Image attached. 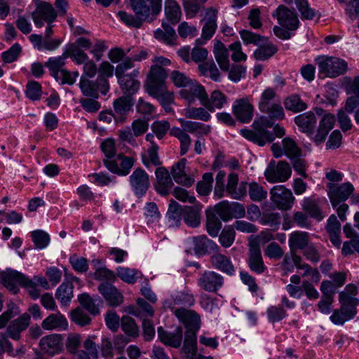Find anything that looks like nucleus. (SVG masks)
<instances>
[{"label": "nucleus", "mask_w": 359, "mask_h": 359, "mask_svg": "<svg viewBox=\"0 0 359 359\" xmlns=\"http://www.w3.org/2000/svg\"><path fill=\"white\" fill-rule=\"evenodd\" d=\"M79 86L83 94L89 97H97L98 90H100L102 93L104 90L103 84L99 87L97 83L89 81L84 76L81 77Z\"/></svg>", "instance_id": "c03bdc74"}, {"label": "nucleus", "mask_w": 359, "mask_h": 359, "mask_svg": "<svg viewBox=\"0 0 359 359\" xmlns=\"http://www.w3.org/2000/svg\"><path fill=\"white\" fill-rule=\"evenodd\" d=\"M65 52L62 55L57 57H50L45 63L50 72L51 75L55 79L64 69V65H65L66 60Z\"/></svg>", "instance_id": "a18cd8bd"}, {"label": "nucleus", "mask_w": 359, "mask_h": 359, "mask_svg": "<svg viewBox=\"0 0 359 359\" xmlns=\"http://www.w3.org/2000/svg\"><path fill=\"white\" fill-rule=\"evenodd\" d=\"M284 104L287 109L295 112L303 111L306 108V104L297 95L288 97L285 100Z\"/></svg>", "instance_id": "0e129e2a"}, {"label": "nucleus", "mask_w": 359, "mask_h": 359, "mask_svg": "<svg viewBox=\"0 0 359 359\" xmlns=\"http://www.w3.org/2000/svg\"><path fill=\"white\" fill-rule=\"evenodd\" d=\"M276 96V93L273 89L267 88H266L262 93L260 100L259 101V109L261 111H268L269 106H270V102L271 100L274 99Z\"/></svg>", "instance_id": "69168bd1"}, {"label": "nucleus", "mask_w": 359, "mask_h": 359, "mask_svg": "<svg viewBox=\"0 0 359 359\" xmlns=\"http://www.w3.org/2000/svg\"><path fill=\"white\" fill-rule=\"evenodd\" d=\"M223 284V278L214 271H205L198 279V285L204 290L215 292Z\"/></svg>", "instance_id": "393cba45"}, {"label": "nucleus", "mask_w": 359, "mask_h": 359, "mask_svg": "<svg viewBox=\"0 0 359 359\" xmlns=\"http://www.w3.org/2000/svg\"><path fill=\"white\" fill-rule=\"evenodd\" d=\"M187 161L182 158L175 164L171 170V174L174 180L177 184L190 187L193 184L194 179L188 175V169L186 166Z\"/></svg>", "instance_id": "b1692460"}, {"label": "nucleus", "mask_w": 359, "mask_h": 359, "mask_svg": "<svg viewBox=\"0 0 359 359\" xmlns=\"http://www.w3.org/2000/svg\"><path fill=\"white\" fill-rule=\"evenodd\" d=\"M235 240V231L231 226H226L221 232L219 241L224 248L230 247Z\"/></svg>", "instance_id": "774afa93"}, {"label": "nucleus", "mask_w": 359, "mask_h": 359, "mask_svg": "<svg viewBox=\"0 0 359 359\" xmlns=\"http://www.w3.org/2000/svg\"><path fill=\"white\" fill-rule=\"evenodd\" d=\"M201 207L198 205L194 207L186 206L183 209L184 222L191 227H196L200 224Z\"/></svg>", "instance_id": "79ce46f5"}, {"label": "nucleus", "mask_w": 359, "mask_h": 359, "mask_svg": "<svg viewBox=\"0 0 359 359\" xmlns=\"http://www.w3.org/2000/svg\"><path fill=\"white\" fill-rule=\"evenodd\" d=\"M57 18V13L53 6L48 2L41 1L37 4L32 13V19L37 27H41L45 22L51 24Z\"/></svg>", "instance_id": "f8f14e48"}, {"label": "nucleus", "mask_w": 359, "mask_h": 359, "mask_svg": "<svg viewBox=\"0 0 359 359\" xmlns=\"http://www.w3.org/2000/svg\"><path fill=\"white\" fill-rule=\"evenodd\" d=\"M41 327L45 330H66L68 322L60 313H51L42 321Z\"/></svg>", "instance_id": "cd10ccee"}, {"label": "nucleus", "mask_w": 359, "mask_h": 359, "mask_svg": "<svg viewBox=\"0 0 359 359\" xmlns=\"http://www.w3.org/2000/svg\"><path fill=\"white\" fill-rule=\"evenodd\" d=\"M226 103V96L220 90H215L211 93L210 97L208 96L207 93H205L201 104L209 111L213 112L217 109H222Z\"/></svg>", "instance_id": "a878e982"}, {"label": "nucleus", "mask_w": 359, "mask_h": 359, "mask_svg": "<svg viewBox=\"0 0 359 359\" xmlns=\"http://www.w3.org/2000/svg\"><path fill=\"white\" fill-rule=\"evenodd\" d=\"M164 10L166 20L170 23L175 25L180 20L182 15L180 6L175 0H165Z\"/></svg>", "instance_id": "ea45409f"}, {"label": "nucleus", "mask_w": 359, "mask_h": 359, "mask_svg": "<svg viewBox=\"0 0 359 359\" xmlns=\"http://www.w3.org/2000/svg\"><path fill=\"white\" fill-rule=\"evenodd\" d=\"M138 71L134 70L130 74L117 77L118 82L121 89L129 95L134 94L140 88V83L135 79L137 76Z\"/></svg>", "instance_id": "c9c22d12"}, {"label": "nucleus", "mask_w": 359, "mask_h": 359, "mask_svg": "<svg viewBox=\"0 0 359 359\" xmlns=\"http://www.w3.org/2000/svg\"><path fill=\"white\" fill-rule=\"evenodd\" d=\"M135 158L134 156H126L118 154L113 159H104V163L106 168L111 172L121 176L129 174L133 168Z\"/></svg>", "instance_id": "1a4fd4ad"}, {"label": "nucleus", "mask_w": 359, "mask_h": 359, "mask_svg": "<svg viewBox=\"0 0 359 359\" xmlns=\"http://www.w3.org/2000/svg\"><path fill=\"white\" fill-rule=\"evenodd\" d=\"M309 243L308 234L305 232L294 231L290 235L289 245L290 254L286 255L284 258L285 264L288 267H296L298 269H307L301 265L302 259L294 253V250L302 249Z\"/></svg>", "instance_id": "423d86ee"}, {"label": "nucleus", "mask_w": 359, "mask_h": 359, "mask_svg": "<svg viewBox=\"0 0 359 359\" xmlns=\"http://www.w3.org/2000/svg\"><path fill=\"white\" fill-rule=\"evenodd\" d=\"M114 66L111 65L109 62H102L98 69L99 72V80L102 82L104 90L102 91V94L105 95L108 90V81L106 79L111 77L114 74Z\"/></svg>", "instance_id": "603ef678"}, {"label": "nucleus", "mask_w": 359, "mask_h": 359, "mask_svg": "<svg viewBox=\"0 0 359 359\" xmlns=\"http://www.w3.org/2000/svg\"><path fill=\"white\" fill-rule=\"evenodd\" d=\"M167 76V72L161 66L158 65L151 66L145 84L147 92L165 86V80Z\"/></svg>", "instance_id": "a211bd4d"}, {"label": "nucleus", "mask_w": 359, "mask_h": 359, "mask_svg": "<svg viewBox=\"0 0 359 359\" xmlns=\"http://www.w3.org/2000/svg\"><path fill=\"white\" fill-rule=\"evenodd\" d=\"M191 243L194 251L198 255H204L210 250L217 248L215 242L204 235L191 238Z\"/></svg>", "instance_id": "473e14b6"}, {"label": "nucleus", "mask_w": 359, "mask_h": 359, "mask_svg": "<svg viewBox=\"0 0 359 359\" xmlns=\"http://www.w3.org/2000/svg\"><path fill=\"white\" fill-rule=\"evenodd\" d=\"M341 227V224L337 219V216L334 214L331 215L327 219L325 229L329 235L330 241L337 248H339L341 244L340 238Z\"/></svg>", "instance_id": "c85d7f7f"}, {"label": "nucleus", "mask_w": 359, "mask_h": 359, "mask_svg": "<svg viewBox=\"0 0 359 359\" xmlns=\"http://www.w3.org/2000/svg\"><path fill=\"white\" fill-rule=\"evenodd\" d=\"M292 173L290 165L285 161H279L276 165L271 163L264 172L266 180L271 183L283 182L287 180Z\"/></svg>", "instance_id": "9b49d317"}, {"label": "nucleus", "mask_w": 359, "mask_h": 359, "mask_svg": "<svg viewBox=\"0 0 359 359\" xmlns=\"http://www.w3.org/2000/svg\"><path fill=\"white\" fill-rule=\"evenodd\" d=\"M247 189H248L249 196L253 201H261L267 196L266 190L255 182L248 184Z\"/></svg>", "instance_id": "5fc2aeb1"}, {"label": "nucleus", "mask_w": 359, "mask_h": 359, "mask_svg": "<svg viewBox=\"0 0 359 359\" xmlns=\"http://www.w3.org/2000/svg\"><path fill=\"white\" fill-rule=\"evenodd\" d=\"M248 183L241 182L238 184V176L236 173H231L228 176L226 191L228 195L236 200H241L245 197Z\"/></svg>", "instance_id": "6ab92c4d"}, {"label": "nucleus", "mask_w": 359, "mask_h": 359, "mask_svg": "<svg viewBox=\"0 0 359 359\" xmlns=\"http://www.w3.org/2000/svg\"><path fill=\"white\" fill-rule=\"evenodd\" d=\"M65 52L67 58H71L77 65H84L90 60L86 53L74 44L69 45Z\"/></svg>", "instance_id": "de8ad7c7"}, {"label": "nucleus", "mask_w": 359, "mask_h": 359, "mask_svg": "<svg viewBox=\"0 0 359 359\" xmlns=\"http://www.w3.org/2000/svg\"><path fill=\"white\" fill-rule=\"evenodd\" d=\"M162 27L163 30L158 29L154 32L155 38L166 44L174 45L177 39L175 29L168 25L166 22H162Z\"/></svg>", "instance_id": "58836bf2"}, {"label": "nucleus", "mask_w": 359, "mask_h": 359, "mask_svg": "<svg viewBox=\"0 0 359 359\" xmlns=\"http://www.w3.org/2000/svg\"><path fill=\"white\" fill-rule=\"evenodd\" d=\"M232 112L239 121L249 123L254 114L252 98L244 97L236 99L232 104Z\"/></svg>", "instance_id": "9d476101"}, {"label": "nucleus", "mask_w": 359, "mask_h": 359, "mask_svg": "<svg viewBox=\"0 0 359 359\" xmlns=\"http://www.w3.org/2000/svg\"><path fill=\"white\" fill-rule=\"evenodd\" d=\"M198 69L202 74L210 76L215 81H219V72L212 61L200 64Z\"/></svg>", "instance_id": "4d7b16f0"}, {"label": "nucleus", "mask_w": 359, "mask_h": 359, "mask_svg": "<svg viewBox=\"0 0 359 359\" xmlns=\"http://www.w3.org/2000/svg\"><path fill=\"white\" fill-rule=\"evenodd\" d=\"M284 154L290 158L298 157L300 155V149L294 140L285 137L282 140Z\"/></svg>", "instance_id": "bf43d9fd"}, {"label": "nucleus", "mask_w": 359, "mask_h": 359, "mask_svg": "<svg viewBox=\"0 0 359 359\" xmlns=\"http://www.w3.org/2000/svg\"><path fill=\"white\" fill-rule=\"evenodd\" d=\"M147 93L157 99L162 106L170 105L174 102V94L168 90L166 86L149 90Z\"/></svg>", "instance_id": "37998d69"}, {"label": "nucleus", "mask_w": 359, "mask_h": 359, "mask_svg": "<svg viewBox=\"0 0 359 359\" xmlns=\"http://www.w3.org/2000/svg\"><path fill=\"white\" fill-rule=\"evenodd\" d=\"M169 78L176 87L184 89L193 81L189 76L179 70H174L170 73Z\"/></svg>", "instance_id": "680f3d73"}, {"label": "nucleus", "mask_w": 359, "mask_h": 359, "mask_svg": "<svg viewBox=\"0 0 359 359\" xmlns=\"http://www.w3.org/2000/svg\"><path fill=\"white\" fill-rule=\"evenodd\" d=\"M162 0H130L131 6L136 16L145 20L150 15L161 11Z\"/></svg>", "instance_id": "6e6552de"}, {"label": "nucleus", "mask_w": 359, "mask_h": 359, "mask_svg": "<svg viewBox=\"0 0 359 359\" xmlns=\"http://www.w3.org/2000/svg\"><path fill=\"white\" fill-rule=\"evenodd\" d=\"M20 313L19 306L13 302L6 304V310L0 315V330L6 327L4 335L8 338L18 341L21 333L25 331L30 325L29 313Z\"/></svg>", "instance_id": "f257e3e1"}, {"label": "nucleus", "mask_w": 359, "mask_h": 359, "mask_svg": "<svg viewBox=\"0 0 359 359\" xmlns=\"http://www.w3.org/2000/svg\"><path fill=\"white\" fill-rule=\"evenodd\" d=\"M205 93L206 90L205 88L193 79L187 86L181 90L180 94L188 104H191L194 103L196 100H198L201 104L205 97Z\"/></svg>", "instance_id": "f3484780"}, {"label": "nucleus", "mask_w": 359, "mask_h": 359, "mask_svg": "<svg viewBox=\"0 0 359 359\" xmlns=\"http://www.w3.org/2000/svg\"><path fill=\"white\" fill-rule=\"evenodd\" d=\"M0 283L13 294L19 291L18 285L29 289L30 296L36 299L40 296V290L36 283L18 271H0Z\"/></svg>", "instance_id": "7ed1b4c3"}, {"label": "nucleus", "mask_w": 359, "mask_h": 359, "mask_svg": "<svg viewBox=\"0 0 359 359\" xmlns=\"http://www.w3.org/2000/svg\"><path fill=\"white\" fill-rule=\"evenodd\" d=\"M158 147L155 143H152V145L147 149V151L142 154V162L147 167L151 165H158L160 164V160L158 156Z\"/></svg>", "instance_id": "864d4df0"}, {"label": "nucleus", "mask_w": 359, "mask_h": 359, "mask_svg": "<svg viewBox=\"0 0 359 359\" xmlns=\"http://www.w3.org/2000/svg\"><path fill=\"white\" fill-rule=\"evenodd\" d=\"M210 261L212 266L217 269H233V268L230 258L222 254L212 256Z\"/></svg>", "instance_id": "e2e57ef3"}, {"label": "nucleus", "mask_w": 359, "mask_h": 359, "mask_svg": "<svg viewBox=\"0 0 359 359\" xmlns=\"http://www.w3.org/2000/svg\"><path fill=\"white\" fill-rule=\"evenodd\" d=\"M130 184L136 195H143L149 187V180L147 173L141 168L133 171L130 176Z\"/></svg>", "instance_id": "4be33fe9"}, {"label": "nucleus", "mask_w": 359, "mask_h": 359, "mask_svg": "<svg viewBox=\"0 0 359 359\" xmlns=\"http://www.w3.org/2000/svg\"><path fill=\"white\" fill-rule=\"evenodd\" d=\"M122 330L130 337H137L138 335V326L133 318L128 316H123L121 320Z\"/></svg>", "instance_id": "052dcab7"}, {"label": "nucleus", "mask_w": 359, "mask_h": 359, "mask_svg": "<svg viewBox=\"0 0 359 359\" xmlns=\"http://www.w3.org/2000/svg\"><path fill=\"white\" fill-rule=\"evenodd\" d=\"M205 23L202 29L201 38L196 40L197 44H204L214 35L217 29V11L212 8L205 12Z\"/></svg>", "instance_id": "2eb2a0df"}, {"label": "nucleus", "mask_w": 359, "mask_h": 359, "mask_svg": "<svg viewBox=\"0 0 359 359\" xmlns=\"http://www.w3.org/2000/svg\"><path fill=\"white\" fill-rule=\"evenodd\" d=\"M212 181V174L210 172L205 173L203 176V180L197 184V191L198 194L203 196L208 195L211 191Z\"/></svg>", "instance_id": "338daca9"}, {"label": "nucleus", "mask_w": 359, "mask_h": 359, "mask_svg": "<svg viewBox=\"0 0 359 359\" xmlns=\"http://www.w3.org/2000/svg\"><path fill=\"white\" fill-rule=\"evenodd\" d=\"M98 290L109 306L116 307L123 302L121 293L109 283L102 282L98 286Z\"/></svg>", "instance_id": "aec40b11"}, {"label": "nucleus", "mask_w": 359, "mask_h": 359, "mask_svg": "<svg viewBox=\"0 0 359 359\" xmlns=\"http://www.w3.org/2000/svg\"><path fill=\"white\" fill-rule=\"evenodd\" d=\"M314 271H305L302 275V289L309 299L314 298L313 287Z\"/></svg>", "instance_id": "6e6d98bb"}, {"label": "nucleus", "mask_w": 359, "mask_h": 359, "mask_svg": "<svg viewBox=\"0 0 359 359\" xmlns=\"http://www.w3.org/2000/svg\"><path fill=\"white\" fill-rule=\"evenodd\" d=\"M184 115L191 119H199L203 121H208L211 118L209 111L205 107H189L184 109Z\"/></svg>", "instance_id": "8fccbe9b"}, {"label": "nucleus", "mask_w": 359, "mask_h": 359, "mask_svg": "<svg viewBox=\"0 0 359 359\" xmlns=\"http://www.w3.org/2000/svg\"><path fill=\"white\" fill-rule=\"evenodd\" d=\"M73 289L74 286L72 283H63L57 288L55 297L62 305L67 306L70 302L73 297Z\"/></svg>", "instance_id": "3c124183"}, {"label": "nucleus", "mask_w": 359, "mask_h": 359, "mask_svg": "<svg viewBox=\"0 0 359 359\" xmlns=\"http://www.w3.org/2000/svg\"><path fill=\"white\" fill-rule=\"evenodd\" d=\"M279 24L289 30H294L298 27L299 20L294 11L283 6H279L276 14Z\"/></svg>", "instance_id": "5701e85b"}, {"label": "nucleus", "mask_w": 359, "mask_h": 359, "mask_svg": "<svg viewBox=\"0 0 359 359\" xmlns=\"http://www.w3.org/2000/svg\"><path fill=\"white\" fill-rule=\"evenodd\" d=\"M273 123L271 119L266 116H259L253 122L254 131L250 130H242L241 135L246 139L257 143L260 146H264L267 142H271L274 140V137L267 128H271Z\"/></svg>", "instance_id": "20e7f679"}, {"label": "nucleus", "mask_w": 359, "mask_h": 359, "mask_svg": "<svg viewBox=\"0 0 359 359\" xmlns=\"http://www.w3.org/2000/svg\"><path fill=\"white\" fill-rule=\"evenodd\" d=\"M294 121L301 131L306 133L309 136L313 135L314 115L312 112L310 111L299 115L295 118Z\"/></svg>", "instance_id": "a19ab883"}, {"label": "nucleus", "mask_w": 359, "mask_h": 359, "mask_svg": "<svg viewBox=\"0 0 359 359\" xmlns=\"http://www.w3.org/2000/svg\"><path fill=\"white\" fill-rule=\"evenodd\" d=\"M336 118L334 115L325 114L319 123L318 133L316 135V142H322L325 141L329 132L334 128Z\"/></svg>", "instance_id": "e433bc0d"}, {"label": "nucleus", "mask_w": 359, "mask_h": 359, "mask_svg": "<svg viewBox=\"0 0 359 359\" xmlns=\"http://www.w3.org/2000/svg\"><path fill=\"white\" fill-rule=\"evenodd\" d=\"M358 294V287L355 284H348L344 290L339 293L340 307L334 309L330 317L333 324L343 325L355 317L359 302L356 297Z\"/></svg>", "instance_id": "f03ea898"}, {"label": "nucleus", "mask_w": 359, "mask_h": 359, "mask_svg": "<svg viewBox=\"0 0 359 359\" xmlns=\"http://www.w3.org/2000/svg\"><path fill=\"white\" fill-rule=\"evenodd\" d=\"M272 202L280 210L292 208L294 198L290 190L284 186H275L270 191Z\"/></svg>", "instance_id": "4468645a"}, {"label": "nucleus", "mask_w": 359, "mask_h": 359, "mask_svg": "<svg viewBox=\"0 0 359 359\" xmlns=\"http://www.w3.org/2000/svg\"><path fill=\"white\" fill-rule=\"evenodd\" d=\"M158 336L162 343L172 348H180L183 339V330L181 327H177L172 332L165 330L160 327L157 330Z\"/></svg>", "instance_id": "412c9836"}, {"label": "nucleus", "mask_w": 359, "mask_h": 359, "mask_svg": "<svg viewBox=\"0 0 359 359\" xmlns=\"http://www.w3.org/2000/svg\"><path fill=\"white\" fill-rule=\"evenodd\" d=\"M319 76L322 79L336 78L348 70L347 62L336 57L320 56L317 58Z\"/></svg>", "instance_id": "39448f33"}, {"label": "nucleus", "mask_w": 359, "mask_h": 359, "mask_svg": "<svg viewBox=\"0 0 359 359\" xmlns=\"http://www.w3.org/2000/svg\"><path fill=\"white\" fill-rule=\"evenodd\" d=\"M133 104V99L130 95L122 96L116 99L114 102L115 120L123 121V116L130 111Z\"/></svg>", "instance_id": "72a5a7b5"}, {"label": "nucleus", "mask_w": 359, "mask_h": 359, "mask_svg": "<svg viewBox=\"0 0 359 359\" xmlns=\"http://www.w3.org/2000/svg\"><path fill=\"white\" fill-rule=\"evenodd\" d=\"M182 216L183 217V209L176 201H171L167 213L169 225L177 226L180 223Z\"/></svg>", "instance_id": "09e8293b"}, {"label": "nucleus", "mask_w": 359, "mask_h": 359, "mask_svg": "<svg viewBox=\"0 0 359 359\" xmlns=\"http://www.w3.org/2000/svg\"><path fill=\"white\" fill-rule=\"evenodd\" d=\"M62 346V336L59 334H49L43 337L40 341L41 349L52 355L58 353Z\"/></svg>", "instance_id": "c756f323"}, {"label": "nucleus", "mask_w": 359, "mask_h": 359, "mask_svg": "<svg viewBox=\"0 0 359 359\" xmlns=\"http://www.w3.org/2000/svg\"><path fill=\"white\" fill-rule=\"evenodd\" d=\"M326 187L327 196L333 208L348 200L355 190L353 185L349 182L341 184L328 182Z\"/></svg>", "instance_id": "0eeeda50"}, {"label": "nucleus", "mask_w": 359, "mask_h": 359, "mask_svg": "<svg viewBox=\"0 0 359 359\" xmlns=\"http://www.w3.org/2000/svg\"><path fill=\"white\" fill-rule=\"evenodd\" d=\"M249 266L251 269H264V264L259 245L256 239L249 241Z\"/></svg>", "instance_id": "f704fd0d"}, {"label": "nucleus", "mask_w": 359, "mask_h": 359, "mask_svg": "<svg viewBox=\"0 0 359 359\" xmlns=\"http://www.w3.org/2000/svg\"><path fill=\"white\" fill-rule=\"evenodd\" d=\"M213 53L216 61L222 71L227 72L229 69L228 49L225 45L218 40H214Z\"/></svg>", "instance_id": "2f4dec72"}, {"label": "nucleus", "mask_w": 359, "mask_h": 359, "mask_svg": "<svg viewBox=\"0 0 359 359\" xmlns=\"http://www.w3.org/2000/svg\"><path fill=\"white\" fill-rule=\"evenodd\" d=\"M196 334L194 332H185L182 352L189 359L194 358L197 353Z\"/></svg>", "instance_id": "4c0bfd02"}, {"label": "nucleus", "mask_w": 359, "mask_h": 359, "mask_svg": "<svg viewBox=\"0 0 359 359\" xmlns=\"http://www.w3.org/2000/svg\"><path fill=\"white\" fill-rule=\"evenodd\" d=\"M32 241L38 250L46 248L50 243V235L42 229H36L30 232Z\"/></svg>", "instance_id": "49530a36"}, {"label": "nucleus", "mask_w": 359, "mask_h": 359, "mask_svg": "<svg viewBox=\"0 0 359 359\" xmlns=\"http://www.w3.org/2000/svg\"><path fill=\"white\" fill-rule=\"evenodd\" d=\"M277 51L276 46L271 43L260 46L254 52V57L257 60H266L272 57Z\"/></svg>", "instance_id": "13d9d810"}, {"label": "nucleus", "mask_w": 359, "mask_h": 359, "mask_svg": "<svg viewBox=\"0 0 359 359\" xmlns=\"http://www.w3.org/2000/svg\"><path fill=\"white\" fill-rule=\"evenodd\" d=\"M156 183L155 189L156 191L162 196L169 194L173 182L168 171L164 168H158L156 170Z\"/></svg>", "instance_id": "bb28decb"}, {"label": "nucleus", "mask_w": 359, "mask_h": 359, "mask_svg": "<svg viewBox=\"0 0 359 359\" xmlns=\"http://www.w3.org/2000/svg\"><path fill=\"white\" fill-rule=\"evenodd\" d=\"M79 301L82 307L93 316H97L100 313V307L102 306L103 304L100 297L97 295L91 297L86 293L79 295Z\"/></svg>", "instance_id": "7c9ffc66"}, {"label": "nucleus", "mask_w": 359, "mask_h": 359, "mask_svg": "<svg viewBox=\"0 0 359 359\" xmlns=\"http://www.w3.org/2000/svg\"><path fill=\"white\" fill-rule=\"evenodd\" d=\"M177 318L185 326L186 332L197 333L200 329V316L192 310L178 309L175 311Z\"/></svg>", "instance_id": "dca6fc26"}, {"label": "nucleus", "mask_w": 359, "mask_h": 359, "mask_svg": "<svg viewBox=\"0 0 359 359\" xmlns=\"http://www.w3.org/2000/svg\"><path fill=\"white\" fill-rule=\"evenodd\" d=\"M141 276L140 271H118L117 273L113 271H95L94 273L95 278L100 281H114L118 276L128 283H135Z\"/></svg>", "instance_id": "ddd939ff"}]
</instances>
